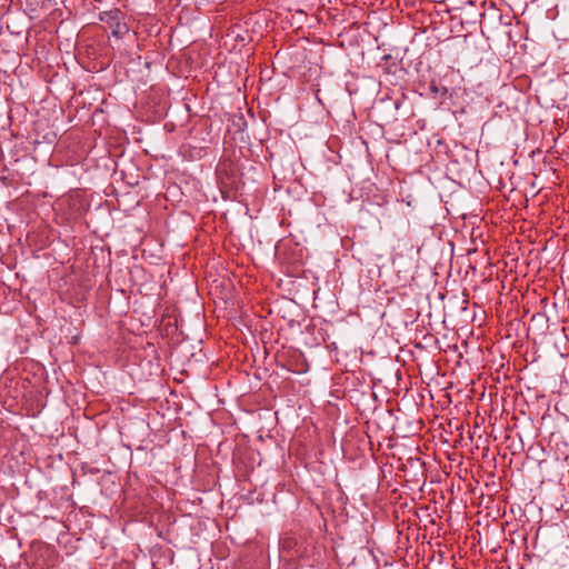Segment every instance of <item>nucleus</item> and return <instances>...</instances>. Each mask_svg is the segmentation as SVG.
I'll use <instances>...</instances> for the list:
<instances>
[{
	"instance_id": "nucleus-1",
	"label": "nucleus",
	"mask_w": 569,
	"mask_h": 569,
	"mask_svg": "<svg viewBox=\"0 0 569 569\" xmlns=\"http://www.w3.org/2000/svg\"><path fill=\"white\" fill-rule=\"evenodd\" d=\"M99 19L109 26L112 36L116 38H122L130 30V26L126 21V14L119 8L100 12Z\"/></svg>"
},
{
	"instance_id": "nucleus-3",
	"label": "nucleus",
	"mask_w": 569,
	"mask_h": 569,
	"mask_svg": "<svg viewBox=\"0 0 569 569\" xmlns=\"http://www.w3.org/2000/svg\"><path fill=\"white\" fill-rule=\"evenodd\" d=\"M430 91L433 93V94H440V97H446L448 90L446 87H438L437 84L435 83H431L430 84Z\"/></svg>"
},
{
	"instance_id": "nucleus-2",
	"label": "nucleus",
	"mask_w": 569,
	"mask_h": 569,
	"mask_svg": "<svg viewBox=\"0 0 569 569\" xmlns=\"http://www.w3.org/2000/svg\"><path fill=\"white\" fill-rule=\"evenodd\" d=\"M217 176L221 184L231 186L234 182L236 167L232 161H223L217 167Z\"/></svg>"
},
{
	"instance_id": "nucleus-4",
	"label": "nucleus",
	"mask_w": 569,
	"mask_h": 569,
	"mask_svg": "<svg viewBox=\"0 0 569 569\" xmlns=\"http://www.w3.org/2000/svg\"><path fill=\"white\" fill-rule=\"evenodd\" d=\"M400 242H402V246L407 248L409 251L413 249V244L411 243L410 239H399L398 247H400Z\"/></svg>"
}]
</instances>
